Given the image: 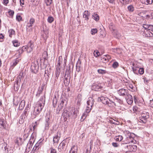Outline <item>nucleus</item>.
<instances>
[{
  "label": "nucleus",
  "mask_w": 153,
  "mask_h": 153,
  "mask_svg": "<svg viewBox=\"0 0 153 153\" xmlns=\"http://www.w3.org/2000/svg\"><path fill=\"white\" fill-rule=\"evenodd\" d=\"M25 101L23 100L21 101L20 103H19V109L20 110H22L23 108L25 105Z\"/></svg>",
  "instance_id": "nucleus-23"
},
{
  "label": "nucleus",
  "mask_w": 153,
  "mask_h": 153,
  "mask_svg": "<svg viewBox=\"0 0 153 153\" xmlns=\"http://www.w3.org/2000/svg\"><path fill=\"white\" fill-rule=\"evenodd\" d=\"M41 111L38 109V108H37L36 106L34 108V111L33 112V114L34 115L36 116L39 114Z\"/></svg>",
  "instance_id": "nucleus-27"
},
{
  "label": "nucleus",
  "mask_w": 153,
  "mask_h": 153,
  "mask_svg": "<svg viewBox=\"0 0 153 153\" xmlns=\"http://www.w3.org/2000/svg\"><path fill=\"white\" fill-rule=\"evenodd\" d=\"M112 145L114 147H117L118 146V145L117 143H112Z\"/></svg>",
  "instance_id": "nucleus-63"
},
{
  "label": "nucleus",
  "mask_w": 153,
  "mask_h": 153,
  "mask_svg": "<svg viewBox=\"0 0 153 153\" xmlns=\"http://www.w3.org/2000/svg\"><path fill=\"white\" fill-rule=\"evenodd\" d=\"M142 2L146 5L151 4L153 2V0H142Z\"/></svg>",
  "instance_id": "nucleus-28"
},
{
  "label": "nucleus",
  "mask_w": 153,
  "mask_h": 153,
  "mask_svg": "<svg viewBox=\"0 0 153 153\" xmlns=\"http://www.w3.org/2000/svg\"><path fill=\"white\" fill-rule=\"evenodd\" d=\"M128 9L129 11L132 12L134 10V8L132 5H130L128 6Z\"/></svg>",
  "instance_id": "nucleus-45"
},
{
  "label": "nucleus",
  "mask_w": 153,
  "mask_h": 153,
  "mask_svg": "<svg viewBox=\"0 0 153 153\" xmlns=\"http://www.w3.org/2000/svg\"><path fill=\"white\" fill-rule=\"evenodd\" d=\"M118 65V64L117 62H114L112 65V67L114 68H116L117 67Z\"/></svg>",
  "instance_id": "nucleus-54"
},
{
  "label": "nucleus",
  "mask_w": 153,
  "mask_h": 153,
  "mask_svg": "<svg viewBox=\"0 0 153 153\" xmlns=\"http://www.w3.org/2000/svg\"><path fill=\"white\" fill-rule=\"evenodd\" d=\"M77 103L79 105H80L82 100L81 95L80 94H79L77 97Z\"/></svg>",
  "instance_id": "nucleus-35"
},
{
  "label": "nucleus",
  "mask_w": 153,
  "mask_h": 153,
  "mask_svg": "<svg viewBox=\"0 0 153 153\" xmlns=\"http://www.w3.org/2000/svg\"><path fill=\"white\" fill-rule=\"evenodd\" d=\"M41 142L38 141L36 144L35 146H34L33 149L34 150H36L37 148L39 146V144Z\"/></svg>",
  "instance_id": "nucleus-51"
},
{
  "label": "nucleus",
  "mask_w": 153,
  "mask_h": 153,
  "mask_svg": "<svg viewBox=\"0 0 153 153\" xmlns=\"http://www.w3.org/2000/svg\"><path fill=\"white\" fill-rule=\"evenodd\" d=\"M36 136V132H34L32 133V135L31 136L30 138V140H32L33 141H35V137Z\"/></svg>",
  "instance_id": "nucleus-37"
},
{
  "label": "nucleus",
  "mask_w": 153,
  "mask_h": 153,
  "mask_svg": "<svg viewBox=\"0 0 153 153\" xmlns=\"http://www.w3.org/2000/svg\"><path fill=\"white\" fill-rule=\"evenodd\" d=\"M92 144H90V145H87L86 147V151L85 153H90L91 150V147Z\"/></svg>",
  "instance_id": "nucleus-25"
},
{
  "label": "nucleus",
  "mask_w": 153,
  "mask_h": 153,
  "mask_svg": "<svg viewBox=\"0 0 153 153\" xmlns=\"http://www.w3.org/2000/svg\"><path fill=\"white\" fill-rule=\"evenodd\" d=\"M45 1L46 5L49 6L51 4L52 0H45Z\"/></svg>",
  "instance_id": "nucleus-50"
},
{
  "label": "nucleus",
  "mask_w": 153,
  "mask_h": 153,
  "mask_svg": "<svg viewBox=\"0 0 153 153\" xmlns=\"http://www.w3.org/2000/svg\"><path fill=\"white\" fill-rule=\"evenodd\" d=\"M95 52V51H94V56L95 57H97L99 56L100 53L98 51H97L96 53Z\"/></svg>",
  "instance_id": "nucleus-58"
},
{
  "label": "nucleus",
  "mask_w": 153,
  "mask_h": 153,
  "mask_svg": "<svg viewBox=\"0 0 153 153\" xmlns=\"http://www.w3.org/2000/svg\"><path fill=\"white\" fill-rule=\"evenodd\" d=\"M45 102V97L44 96H42L40 98L39 101L37 102L36 104V107L41 111H42Z\"/></svg>",
  "instance_id": "nucleus-2"
},
{
  "label": "nucleus",
  "mask_w": 153,
  "mask_h": 153,
  "mask_svg": "<svg viewBox=\"0 0 153 153\" xmlns=\"http://www.w3.org/2000/svg\"><path fill=\"white\" fill-rule=\"evenodd\" d=\"M92 108L88 107L87 106L86 109L85 110V112L87 114H88L91 111Z\"/></svg>",
  "instance_id": "nucleus-52"
},
{
  "label": "nucleus",
  "mask_w": 153,
  "mask_h": 153,
  "mask_svg": "<svg viewBox=\"0 0 153 153\" xmlns=\"http://www.w3.org/2000/svg\"><path fill=\"white\" fill-rule=\"evenodd\" d=\"M32 148L31 146H29V145L28 144H27V147L26 149V152H29V151L31 149V148Z\"/></svg>",
  "instance_id": "nucleus-49"
},
{
  "label": "nucleus",
  "mask_w": 153,
  "mask_h": 153,
  "mask_svg": "<svg viewBox=\"0 0 153 153\" xmlns=\"http://www.w3.org/2000/svg\"><path fill=\"white\" fill-rule=\"evenodd\" d=\"M92 18L96 21H98L99 19L98 15L97 13H95L93 14Z\"/></svg>",
  "instance_id": "nucleus-31"
},
{
  "label": "nucleus",
  "mask_w": 153,
  "mask_h": 153,
  "mask_svg": "<svg viewBox=\"0 0 153 153\" xmlns=\"http://www.w3.org/2000/svg\"><path fill=\"white\" fill-rule=\"evenodd\" d=\"M134 87L132 85H130L127 87V88L128 90H130L131 91H132V90H133Z\"/></svg>",
  "instance_id": "nucleus-55"
},
{
  "label": "nucleus",
  "mask_w": 153,
  "mask_h": 153,
  "mask_svg": "<svg viewBox=\"0 0 153 153\" xmlns=\"http://www.w3.org/2000/svg\"><path fill=\"white\" fill-rule=\"evenodd\" d=\"M19 82L17 81L15 83L14 86V89L15 91H17L19 88Z\"/></svg>",
  "instance_id": "nucleus-34"
},
{
  "label": "nucleus",
  "mask_w": 153,
  "mask_h": 153,
  "mask_svg": "<svg viewBox=\"0 0 153 153\" xmlns=\"http://www.w3.org/2000/svg\"><path fill=\"white\" fill-rule=\"evenodd\" d=\"M9 33V36L11 38L15 34V31L13 29H10L8 30Z\"/></svg>",
  "instance_id": "nucleus-30"
},
{
  "label": "nucleus",
  "mask_w": 153,
  "mask_h": 153,
  "mask_svg": "<svg viewBox=\"0 0 153 153\" xmlns=\"http://www.w3.org/2000/svg\"><path fill=\"white\" fill-rule=\"evenodd\" d=\"M6 121L4 119H0V128H4L6 127Z\"/></svg>",
  "instance_id": "nucleus-20"
},
{
  "label": "nucleus",
  "mask_w": 153,
  "mask_h": 153,
  "mask_svg": "<svg viewBox=\"0 0 153 153\" xmlns=\"http://www.w3.org/2000/svg\"><path fill=\"white\" fill-rule=\"evenodd\" d=\"M29 109L27 108H26L24 111V112L22 114V119H25L27 116V115L28 112H29Z\"/></svg>",
  "instance_id": "nucleus-22"
},
{
  "label": "nucleus",
  "mask_w": 153,
  "mask_h": 153,
  "mask_svg": "<svg viewBox=\"0 0 153 153\" xmlns=\"http://www.w3.org/2000/svg\"><path fill=\"white\" fill-rule=\"evenodd\" d=\"M12 43L15 47H17L19 46L20 43L16 40H15L12 41Z\"/></svg>",
  "instance_id": "nucleus-32"
},
{
  "label": "nucleus",
  "mask_w": 153,
  "mask_h": 153,
  "mask_svg": "<svg viewBox=\"0 0 153 153\" xmlns=\"http://www.w3.org/2000/svg\"><path fill=\"white\" fill-rule=\"evenodd\" d=\"M120 2L122 5H126L129 3L130 0H119Z\"/></svg>",
  "instance_id": "nucleus-33"
},
{
  "label": "nucleus",
  "mask_w": 153,
  "mask_h": 153,
  "mask_svg": "<svg viewBox=\"0 0 153 153\" xmlns=\"http://www.w3.org/2000/svg\"><path fill=\"white\" fill-rule=\"evenodd\" d=\"M48 55L47 53L46 52H44L43 54V59H40L41 61L40 65H42V62L44 64V62L45 61L47 58Z\"/></svg>",
  "instance_id": "nucleus-21"
},
{
  "label": "nucleus",
  "mask_w": 153,
  "mask_h": 153,
  "mask_svg": "<svg viewBox=\"0 0 153 153\" xmlns=\"http://www.w3.org/2000/svg\"><path fill=\"white\" fill-rule=\"evenodd\" d=\"M22 18L20 16H17L16 17V19L18 21H20L22 20Z\"/></svg>",
  "instance_id": "nucleus-62"
},
{
  "label": "nucleus",
  "mask_w": 153,
  "mask_h": 153,
  "mask_svg": "<svg viewBox=\"0 0 153 153\" xmlns=\"http://www.w3.org/2000/svg\"><path fill=\"white\" fill-rule=\"evenodd\" d=\"M51 153H56V149H53V148H50Z\"/></svg>",
  "instance_id": "nucleus-60"
},
{
  "label": "nucleus",
  "mask_w": 153,
  "mask_h": 153,
  "mask_svg": "<svg viewBox=\"0 0 153 153\" xmlns=\"http://www.w3.org/2000/svg\"><path fill=\"white\" fill-rule=\"evenodd\" d=\"M43 87H39L37 94L36 95L37 97H39L42 93Z\"/></svg>",
  "instance_id": "nucleus-26"
},
{
  "label": "nucleus",
  "mask_w": 153,
  "mask_h": 153,
  "mask_svg": "<svg viewBox=\"0 0 153 153\" xmlns=\"http://www.w3.org/2000/svg\"><path fill=\"white\" fill-rule=\"evenodd\" d=\"M101 88V87L100 85H97L95 83H94L91 87V89L92 90L96 91H100Z\"/></svg>",
  "instance_id": "nucleus-10"
},
{
  "label": "nucleus",
  "mask_w": 153,
  "mask_h": 153,
  "mask_svg": "<svg viewBox=\"0 0 153 153\" xmlns=\"http://www.w3.org/2000/svg\"><path fill=\"white\" fill-rule=\"evenodd\" d=\"M63 106H62L61 105H59L58 106V107L57 108L56 111V113L59 114V112L62 109Z\"/></svg>",
  "instance_id": "nucleus-43"
},
{
  "label": "nucleus",
  "mask_w": 153,
  "mask_h": 153,
  "mask_svg": "<svg viewBox=\"0 0 153 153\" xmlns=\"http://www.w3.org/2000/svg\"><path fill=\"white\" fill-rule=\"evenodd\" d=\"M100 100L101 102L104 104H107L109 106L111 105H109V100H110V99L107 97H102L100 98Z\"/></svg>",
  "instance_id": "nucleus-7"
},
{
  "label": "nucleus",
  "mask_w": 153,
  "mask_h": 153,
  "mask_svg": "<svg viewBox=\"0 0 153 153\" xmlns=\"http://www.w3.org/2000/svg\"><path fill=\"white\" fill-rule=\"evenodd\" d=\"M94 99L91 97H90L88 98L87 102L88 105L87 106L92 108L94 104Z\"/></svg>",
  "instance_id": "nucleus-14"
},
{
  "label": "nucleus",
  "mask_w": 153,
  "mask_h": 153,
  "mask_svg": "<svg viewBox=\"0 0 153 153\" xmlns=\"http://www.w3.org/2000/svg\"><path fill=\"white\" fill-rule=\"evenodd\" d=\"M149 105L151 107H153V100H150L149 101Z\"/></svg>",
  "instance_id": "nucleus-59"
},
{
  "label": "nucleus",
  "mask_w": 153,
  "mask_h": 153,
  "mask_svg": "<svg viewBox=\"0 0 153 153\" xmlns=\"http://www.w3.org/2000/svg\"><path fill=\"white\" fill-rule=\"evenodd\" d=\"M126 144H125V147L126 149H127L128 150L127 151H128L130 152L133 151H135L137 149V146L134 145H128Z\"/></svg>",
  "instance_id": "nucleus-4"
},
{
  "label": "nucleus",
  "mask_w": 153,
  "mask_h": 153,
  "mask_svg": "<svg viewBox=\"0 0 153 153\" xmlns=\"http://www.w3.org/2000/svg\"><path fill=\"white\" fill-rule=\"evenodd\" d=\"M68 75L67 76V77H68ZM64 83L65 84H66V85H68L69 83V80H68L67 77H66V74H65L64 76Z\"/></svg>",
  "instance_id": "nucleus-39"
},
{
  "label": "nucleus",
  "mask_w": 153,
  "mask_h": 153,
  "mask_svg": "<svg viewBox=\"0 0 153 153\" xmlns=\"http://www.w3.org/2000/svg\"><path fill=\"white\" fill-rule=\"evenodd\" d=\"M57 100L56 98V97L55 96L54 98L53 99V106L54 108H55L56 106L57 103Z\"/></svg>",
  "instance_id": "nucleus-36"
},
{
  "label": "nucleus",
  "mask_w": 153,
  "mask_h": 153,
  "mask_svg": "<svg viewBox=\"0 0 153 153\" xmlns=\"http://www.w3.org/2000/svg\"><path fill=\"white\" fill-rule=\"evenodd\" d=\"M78 150V147L76 146H73L72 147L69 153H77Z\"/></svg>",
  "instance_id": "nucleus-19"
},
{
  "label": "nucleus",
  "mask_w": 153,
  "mask_h": 153,
  "mask_svg": "<svg viewBox=\"0 0 153 153\" xmlns=\"http://www.w3.org/2000/svg\"><path fill=\"white\" fill-rule=\"evenodd\" d=\"M90 16V13L88 10H85L83 13V17L85 18V20L88 21Z\"/></svg>",
  "instance_id": "nucleus-16"
},
{
  "label": "nucleus",
  "mask_w": 153,
  "mask_h": 153,
  "mask_svg": "<svg viewBox=\"0 0 153 153\" xmlns=\"http://www.w3.org/2000/svg\"><path fill=\"white\" fill-rule=\"evenodd\" d=\"M98 72L101 74H105L106 73V71L105 70H103L101 69H99L97 70Z\"/></svg>",
  "instance_id": "nucleus-42"
},
{
  "label": "nucleus",
  "mask_w": 153,
  "mask_h": 153,
  "mask_svg": "<svg viewBox=\"0 0 153 153\" xmlns=\"http://www.w3.org/2000/svg\"><path fill=\"white\" fill-rule=\"evenodd\" d=\"M15 55H16V56L18 57V58L15 59L13 61L12 64V65L11 66H13V67H14L17 65V64L19 62V61L20 60V59H19L18 58L20 56V55H19V54H17V55H16V54Z\"/></svg>",
  "instance_id": "nucleus-15"
},
{
  "label": "nucleus",
  "mask_w": 153,
  "mask_h": 153,
  "mask_svg": "<svg viewBox=\"0 0 153 153\" xmlns=\"http://www.w3.org/2000/svg\"><path fill=\"white\" fill-rule=\"evenodd\" d=\"M149 113L148 112H146L142 114L140 118L144 119L147 120V119L149 118Z\"/></svg>",
  "instance_id": "nucleus-24"
},
{
  "label": "nucleus",
  "mask_w": 153,
  "mask_h": 153,
  "mask_svg": "<svg viewBox=\"0 0 153 153\" xmlns=\"http://www.w3.org/2000/svg\"><path fill=\"white\" fill-rule=\"evenodd\" d=\"M149 28L151 31L153 32V25H150L149 27Z\"/></svg>",
  "instance_id": "nucleus-64"
},
{
  "label": "nucleus",
  "mask_w": 153,
  "mask_h": 153,
  "mask_svg": "<svg viewBox=\"0 0 153 153\" xmlns=\"http://www.w3.org/2000/svg\"><path fill=\"white\" fill-rule=\"evenodd\" d=\"M33 43L30 41L27 46H23L22 48L19 49V51H17L16 54H19V55H20L23 52V51H24L25 49H26V51L28 53H30L33 50Z\"/></svg>",
  "instance_id": "nucleus-1"
},
{
  "label": "nucleus",
  "mask_w": 153,
  "mask_h": 153,
  "mask_svg": "<svg viewBox=\"0 0 153 153\" xmlns=\"http://www.w3.org/2000/svg\"><path fill=\"white\" fill-rule=\"evenodd\" d=\"M111 56L110 55H104L102 57L101 60L103 63H105L109 61V60L111 59Z\"/></svg>",
  "instance_id": "nucleus-13"
},
{
  "label": "nucleus",
  "mask_w": 153,
  "mask_h": 153,
  "mask_svg": "<svg viewBox=\"0 0 153 153\" xmlns=\"http://www.w3.org/2000/svg\"><path fill=\"white\" fill-rule=\"evenodd\" d=\"M123 137L121 135H119L115 137V139L117 141H121L123 140Z\"/></svg>",
  "instance_id": "nucleus-40"
},
{
  "label": "nucleus",
  "mask_w": 153,
  "mask_h": 153,
  "mask_svg": "<svg viewBox=\"0 0 153 153\" xmlns=\"http://www.w3.org/2000/svg\"><path fill=\"white\" fill-rule=\"evenodd\" d=\"M124 133L125 134H127L126 136L127 140H126L127 143H134V139L132 137V135H133V133H131L128 131H126L124 132ZM134 141H135V140Z\"/></svg>",
  "instance_id": "nucleus-3"
},
{
  "label": "nucleus",
  "mask_w": 153,
  "mask_h": 153,
  "mask_svg": "<svg viewBox=\"0 0 153 153\" xmlns=\"http://www.w3.org/2000/svg\"><path fill=\"white\" fill-rule=\"evenodd\" d=\"M126 101L129 104H131L133 103V99L132 96L130 94L127 95L125 97Z\"/></svg>",
  "instance_id": "nucleus-11"
},
{
  "label": "nucleus",
  "mask_w": 153,
  "mask_h": 153,
  "mask_svg": "<svg viewBox=\"0 0 153 153\" xmlns=\"http://www.w3.org/2000/svg\"><path fill=\"white\" fill-rule=\"evenodd\" d=\"M143 36L147 37H152L153 36V33L151 32L149 29L148 30L145 29L144 31Z\"/></svg>",
  "instance_id": "nucleus-9"
},
{
  "label": "nucleus",
  "mask_w": 153,
  "mask_h": 153,
  "mask_svg": "<svg viewBox=\"0 0 153 153\" xmlns=\"http://www.w3.org/2000/svg\"><path fill=\"white\" fill-rule=\"evenodd\" d=\"M61 137V133L58 132L57 134L53 137V143H58Z\"/></svg>",
  "instance_id": "nucleus-8"
},
{
  "label": "nucleus",
  "mask_w": 153,
  "mask_h": 153,
  "mask_svg": "<svg viewBox=\"0 0 153 153\" xmlns=\"http://www.w3.org/2000/svg\"><path fill=\"white\" fill-rule=\"evenodd\" d=\"M50 120L49 118H48L47 119H46V123H45V129H48L49 126V125H50Z\"/></svg>",
  "instance_id": "nucleus-29"
},
{
  "label": "nucleus",
  "mask_w": 153,
  "mask_h": 153,
  "mask_svg": "<svg viewBox=\"0 0 153 153\" xmlns=\"http://www.w3.org/2000/svg\"><path fill=\"white\" fill-rule=\"evenodd\" d=\"M47 20L48 22L51 23L53 21L54 19L52 16H50L48 17Z\"/></svg>",
  "instance_id": "nucleus-44"
},
{
  "label": "nucleus",
  "mask_w": 153,
  "mask_h": 153,
  "mask_svg": "<svg viewBox=\"0 0 153 153\" xmlns=\"http://www.w3.org/2000/svg\"><path fill=\"white\" fill-rule=\"evenodd\" d=\"M60 100L61 101V102L59 105H61L62 106H63V105L64 103V101L65 100V99H64V98H63L62 97L60 99Z\"/></svg>",
  "instance_id": "nucleus-47"
},
{
  "label": "nucleus",
  "mask_w": 153,
  "mask_h": 153,
  "mask_svg": "<svg viewBox=\"0 0 153 153\" xmlns=\"http://www.w3.org/2000/svg\"><path fill=\"white\" fill-rule=\"evenodd\" d=\"M62 115L66 119L71 116L70 113L67 110H65L62 113Z\"/></svg>",
  "instance_id": "nucleus-18"
},
{
  "label": "nucleus",
  "mask_w": 153,
  "mask_h": 153,
  "mask_svg": "<svg viewBox=\"0 0 153 153\" xmlns=\"http://www.w3.org/2000/svg\"><path fill=\"white\" fill-rule=\"evenodd\" d=\"M111 30L112 31V33L115 37L117 38H119L120 37V34L116 30H115L114 28L112 27Z\"/></svg>",
  "instance_id": "nucleus-12"
},
{
  "label": "nucleus",
  "mask_w": 153,
  "mask_h": 153,
  "mask_svg": "<svg viewBox=\"0 0 153 153\" xmlns=\"http://www.w3.org/2000/svg\"><path fill=\"white\" fill-rule=\"evenodd\" d=\"M29 136L28 131L26 134L25 133L23 136L24 140H25Z\"/></svg>",
  "instance_id": "nucleus-56"
},
{
  "label": "nucleus",
  "mask_w": 153,
  "mask_h": 153,
  "mask_svg": "<svg viewBox=\"0 0 153 153\" xmlns=\"http://www.w3.org/2000/svg\"><path fill=\"white\" fill-rule=\"evenodd\" d=\"M88 115V114L85 112H84L81 118V120L82 121L84 120L85 118Z\"/></svg>",
  "instance_id": "nucleus-38"
},
{
  "label": "nucleus",
  "mask_w": 153,
  "mask_h": 153,
  "mask_svg": "<svg viewBox=\"0 0 153 153\" xmlns=\"http://www.w3.org/2000/svg\"><path fill=\"white\" fill-rule=\"evenodd\" d=\"M66 145V141L65 140H63L60 144L58 150L59 151H62L63 149Z\"/></svg>",
  "instance_id": "nucleus-17"
},
{
  "label": "nucleus",
  "mask_w": 153,
  "mask_h": 153,
  "mask_svg": "<svg viewBox=\"0 0 153 153\" xmlns=\"http://www.w3.org/2000/svg\"><path fill=\"white\" fill-rule=\"evenodd\" d=\"M139 121L141 123H146L147 120H145L143 119H141L140 118V120H139Z\"/></svg>",
  "instance_id": "nucleus-57"
},
{
  "label": "nucleus",
  "mask_w": 153,
  "mask_h": 153,
  "mask_svg": "<svg viewBox=\"0 0 153 153\" xmlns=\"http://www.w3.org/2000/svg\"><path fill=\"white\" fill-rule=\"evenodd\" d=\"M51 74V72L49 71L48 70H45V76H47L48 77Z\"/></svg>",
  "instance_id": "nucleus-53"
},
{
  "label": "nucleus",
  "mask_w": 153,
  "mask_h": 153,
  "mask_svg": "<svg viewBox=\"0 0 153 153\" xmlns=\"http://www.w3.org/2000/svg\"><path fill=\"white\" fill-rule=\"evenodd\" d=\"M97 32V30L96 28L92 29L91 30V33L92 35H94Z\"/></svg>",
  "instance_id": "nucleus-48"
},
{
  "label": "nucleus",
  "mask_w": 153,
  "mask_h": 153,
  "mask_svg": "<svg viewBox=\"0 0 153 153\" xmlns=\"http://www.w3.org/2000/svg\"><path fill=\"white\" fill-rule=\"evenodd\" d=\"M39 66L37 64L34 63H32L30 67V69L31 72L35 74H36L38 71Z\"/></svg>",
  "instance_id": "nucleus-5"
},
{
  "label": "nucleus",
  "mask_w": 153,
  "mask_h": 153,
  "mask_svg": "<svg viewBox=\"0 0 153 153\" xmlns=\"http://www.w3.org/2000/svg\"><path fill=\"white\" fill-rule=\"evenodd\" d=\"M128 90L124 89H121L119 90L118 91V93L119 95L123 96H126L129 94L128 93Z\"/></svg>",
  "instance_id": "nucleus-6"
},
{
  "label": "nucleus",
  "mask_w": 153,
  "mask_h": 153,
  "mask_svg": "<svg viewBox=\"0 0 153 153\" xmlns=\"http://www.w3.org/2000/svg\"><path fill=\"white\" fill-rule=\"evenodd\" d=\"M144 73V69L142 68H139L138 70V73L140 74H142Z\"/></svg>",
  "instance_id": "nucleus-46"
},
{
  "label": "nucleus",
  "mask_w": 153,
  "mask_h": 153,
  "mask_svg": "<svg viewBox=\"0 0 153 153\" xmlns=\"http://www.w3.org/2000/svg\"><path fill=\"white\" fill-rule=\"evenodd\" d=\"M35 22V20L34 19L31 18L30 19V22L29 23L30 24H31L33 25V24Z\"/></svg>",
  "instance_id": "nucleus-61"
},
{
  "label": "nucleus",
  "mask_w": 153,
  "mask_h": 153,
  "mask_svg": "<svg viewBox=\"0 0 153 153\" xmlns=\"http://www.w3.org/2000/svg\"><path fill=\"white\" fill-rule=\"evenodd\" d=\"M132 69L133 70V71L134 73L135 74H137L138 73V69L139 68H136V67L134 66V67H132Z\"/></svg>",
  "instance_id": "nucleus-41"
}]
</instances>
